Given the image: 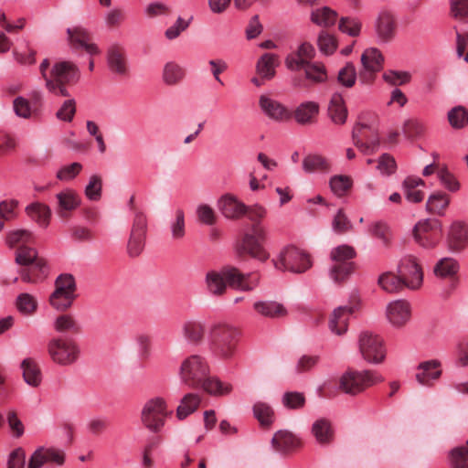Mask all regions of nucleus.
<instances>
[{"label":"nucleus","mask_w":468,"mask_h":468,"mask_svg":"<svg viewBox=\"0 0 468 468\" xmlns=\"http://www.w3.org/2000/svg\"><path fill=\"white\" fill-rule=\"evenodd\" d=\"M379 286L388 292H397L406 287L400 275L394 274L391 272L383 273L378 278Z\"/></svg>","instance_id":"nucleus-43"},{"label":"nucleus","mask_w":468,"mask_h":468,"mask_svg":"<svg viewBox=\"0 0 468 468\" xmlns=\"http://www.w3.org/2000/svg\"><path fill=\"white\" fill-rule=\"evenodd\" d=\"M398 273L406 287L411 290L419 289L423 282V271L418 259L412 255L402 258L398 267Z\"/></svg>","instance_id":"nucleus-14"},{"label":"nucleus","mask_w":468,"mask_h":468,"mask_svg":"<svg viewBox=\"0 0 468 468\" xmlns=\"http://www.w3.org/2000/svg\"><path fill=\"white\" fill-rule=\"evenodd\" d=\"M58 206L56 212L61 218H66L69 212L80 206V199L77 194L71 189H65L56 195Z\"/></svg>","instance_id":"nucleus-31"},{"label":"nucleus","mask_w":468,"mask_h":468,"mask_svg":"<svg viewBox=\"0 0 468 468\" xmlns=\"http://www.w3.org/2000/svg\"><path fill=\"white\" fill-rule=\"evenodd\" d=\"M253 414L263 428H270L275 420L272 408L264 402L254 404Z\"/></svg>","instance_id":"nucleus-41"},{"label":"nucleus","mask_w":468,"mask_h":468,"mask_svg":"<svg viewBox=\"0 0 468 468\" xmlns=\"http://www.w3.org/2000/svg\"><path fill=\"white\" fill-rule=\"evenodd\" d=\"M55 289H57V293L58 292H66L69 294H75L76 292V282L75 279L71 274H60L55 282Z\"/></svg>","instance_id":"nucleus-61"},{"label":"nucleus","mask_w":468,"mask_h":468,"mask_svg":"<svg viewBox=\"0 0 468 468\" xmlns=\"http://www.w3.org/2000/svg\"><path fill=\"white\" fill-rule=\"evenodd\" d=\"M15 306L22 315L31 316L37 312L38 302L33 294L21 292L16 298Z\"/></svg>","instance_id":"nucleus-35"},{"label":"nucleus","mask_w":468,"mask_h":468,"mask_svg":"<svg viewBox=\"0 0 468 468\" xmlns=\"http://www.w3.org/2000/svg\"><path fill=\"white\" fill-rule=\"evenodd\" d=\"M425 183L418 177H408L403 183L406 197L409 201L419 203L424 198V193L418 186H424Z\"/></svg>","instance_id":"nucleus-39"},{"label":"nucleus","mask_w":468,"mask_h":468,"mask_svg":"<svg viewBox=\"0 0 468 468\" xmlns=\"http://www.w3.org/2000/svg\"><path fill=\"white\" fill-rule=\"evenodd\" d=\"M448 121L454 129H462L468 124V111L463 106H456L448 112Z\"/></svg>","instance_id":"nucleus-52"},{"label":"nucleus","mask_w":468,"mask_h":468,"mask_svg":"<svg viewBox=\"0 0 468 468\" xmlns=\"http://www.w3.org/2000/svg\"><path fill=\"white\" fill-rule=\"evenodd\" d=\"M218 207L228 218H239L247 211V207L231 195L222 197L218 201Z\"/></svg>","instance_id":"nucleus-29"},{"label":"nucleus","mask_w":468,"mask_h":468,"mask_svg":"<svg viewBox=\"0 0 468 468\" xmlns=\"http://www.w3.org/2000/svg\"><path fill=\"white\" fill-rule=\"evenodd\" d=\"M135 345L141 359L145 360L150 356L152 340L146 334H139L135 337Z\"/></svg>","instance_id":"nucleus-62"},{"label":"nucleus","mask_w":468,"mask_h":468,"mask_svg":"<svg viewBox=\"0 0 468 468\" xmlns=\"http://www.w3.org/2000/svg\"><path fill=\"white\" fill-rule=\"evenodd\" d=\"M29 217L36 220L39 225L47 227L51 215L50 208L40 203H34L26 208Z\"/></svg>","instance_id":"nucleus-44"},{"label":"nucleus","mask_w":468,"mask_h":468,"mask_svg":"<svg viewBox=\"0 0 468 468\" xmlns=\"http://www.w3.org/2000/svg\"><path fill=\"white\" fill-rule=\"evenodd\" d=\"M273 263L278 270L295 273L303 272L311 267L309 255L294 246L284 248L278 258L273 260Z\"/></svg>","instance_id":"nucleus-10"},{"label":"nucleus","mask_w":468,"mask_h":468,"mask_svg":"<svg viewBox=\"0 0 468 468\" xmlns=\"http://www.w3.org/2000/svg\"><path fill=\"white\" fill-rule=\"evenodd\" d=\"M24 381L30 387L37 388L42 382V373L38 364L31 357H27L20 364Z\"/></svg>","instance_id":"nucleus-32"},{"label":"nucleus","mask_w":468,"mask_h":468,"mask_svg":"<svg viewBox=\"0 0 468 468\" xmlns=\"http://www.w3.org/2000/svg\"><path fill=\"white\" fill-rule=\"evenodd\" d=\"M354 307L340 306L334 310L328 320V329L335 335H344L348 329L349 317Z\"/></svg>","instance_id":"nucleus-24"},{"label":"nucleus","mask_w":468,"mask_h":468,"mask_svg":"<svg viewBox=\"0 0 468 468\" xmlns=\"http://www.w3.org/2000/svg\"><path fill=\"white\" fill-rule=\"evenodd\" d=\"M315 56V49L309 43H303L296 52L287 56L285 64L291 70L304 69L306 80L317 83L322 80V68L318 64L311 63Z\"/></svg>","instance_id":"nucleus-4"},{"label":"nucleus","mask_w":468,"mask_h":468,"mask_svg":"<svg viewBox=\"0 0 468 468\" xmlns=\"http://www.w3.org/2000/svg\"><path fill=\"white\" fill-rule=\"evenodd\" d=\"M266 239L265 228L261 224H252L251 232L243 236L238 250L240 253H247L254 259L265 261L269 258V253L262 246Z\"/></svg>","instance_id":"nucleus-12"},{"label":"nucleus","mask_w":468,"mask_h":468,"mask_svg":"<svg viewBox=\"0 0 468 468\" xmlns=\"http://www.w3.org/2000/svg\"><path fill=\"white\" fill-rule=\"evenodd\" d=\"M376 33L383 42L391 41L397 31V21L395 16L389 11H381L377 18Z\"/></svg>","instance_id":"nucleus-22"},{"label":"nucleus","mask_w":468,"mask_h":468,"mask_svg":"<svg viewBox=\"0 0 468 468\" xmlns=\"http://www.w3.org/2000/svg\"><path fill=\"white\" fill-rule=\"evenodd\" d=\"M282 402L283 406L290 410L302 409L305 403V398L303 393L297 391L285 392Z\"/></svg>","instance_id":"nucleus-58"},{"label":"nucleus","mask_w":468,"mask_h":468,"mask_svg":"<svg viewBox=\"0 0 468 468\" xmlns=\"http://www.w3.org/2000/svg\"><path fill=\"white\" fill-rule=\"evenodd\" d=\"M297 3L305 8L311 9L310 20L317 25L322 26V0H296Z\"/></svg>","instance_id":"nucleus-56"},{"label":"nucleus","mask_w":468,"mask_h":468,"mask_svg":"<svg viewBox=\"0 0 468 468\" xmlns=\"http://www.w3.org/2000/svg\"><path fill=\"white\" fill-rule=\"evenodd\" d=\"M68 41L73 49H83L90 56L101 53L99 47L91 41L90 33L81 26L67 29Z\"/></svg>","instance_id":"nucleus-19"},{"label":"nucleus","mask_w":468,"mask_h":468,"mask_svg":"<svg viewBox=\"0 0 468 468\" xmlns=\"http://www.w3.org/2000/svg\"><path fill=\"white\" fill-rule=\"evenodd\" d=\"M55 463L61 466L65 463V452L55 447H38L31 454L27 468H41L46 463Z\"/></svg>","instance_id":"nucleus-20"},{"label":"nucleus","mask_w":468,"mask_h":468,"mask_svg":"<svg viewBox=\"0 0 468 468\" xmlns=\"http://www.w3.org/2000/svg\"><path fill=\"white\" fill-rule=\"evenodd\" d=\"M277 64V56L275 54L265 53L258 60L257 71L262 78L270 80L275 75Z\"/></svg>","instance_id":"nucleus-40"},{"label":"nucleus","mask_w":468,"mask_h":468,"mask_svg":"<svg viewBox=\"0 0 468 468\" xmlns=\"http://www.w3.org/2000/svg\"><path fill=\"white\" fill-rule=\"evenodd\" d=\"M102 182L101 176L93 175L90 176L89 184L85 187L86 197L93 201H97L101 196Z\"/></svg>","instance_id":"nucleus-59"},{"label":"nucleus","mask_w":468,"mask_h":468,"mask_svg":"<svg viewBox=\"0 0 468 468\" xmlns=\"http://www.w3.org/2000/svg\"><path fill=\"white\" fill-rule=\"evenodd\" d=\"M447 242L452 251L463 250L468 245V226L463 222H453L448 233Z\"/></svg>","instance_id":"nucleus-25"},{"label":"nucleus","mask_w":468,"mask_h":468,"mask_svg":"<svg viewBox=\"0 0 468 468\" xmlns=\"http://www.w3.org/2000/svg\"><path fill=\"white\" fill-rule=\"evenodd\" d=\"M146 229V217L142 212H136L127 244V252L131 257H136L143 251Z\"/></svg>","instance_id":"nucleus-17"},{"label":"nucleus","mask_w":468,"mask_h":468,"mask_svg":"<svg viewBox=\"0 0 468 468\" xmlns=\"http://www.w3.org/2000/svg\"><path fill=\"white\" fill-rule=\"evenodd\" d=\"M76 112V101L73 98L66 100L56 112V117L63 122H71Z\"/></svg>","instance_id":"nucleus-60"},{"label":"nucleus","mask_w":468,"mask_h":468,"mask_svg":"<svg viewBox=\"0 0 468 468\" xmlns=\"http://www.w3.org/2000/svg\"><path fill=\"white\" fill-rule=\"evenodd\" d=\"M382 381L383 378L374 370L348 368L339 378L338 388L346 394L356 396Z\"/></svg>","instance_id":"nucleus-3"},{"label":"nucleus","mask_w":468,"mask_h":468,"mask_svg":"<svg viewBox=\"0 0 468 468\" xmlns=\"http://www.w3.org/2000/svg\"><path fill=\"white\" fill-rule=\"evenodd\" d=\"M387 317L394 326H403L410 317L409 303L398 300L389 303L387 307Z\"/></svg>","instance_id":"nucleus-26"},{"label":"nucleus","mask_w":468,"mask_h":468,"mask_svg":"<svg viewBox=\"0 0 468 468\" xmlns=\"http://www.w3.org/2000/svg\"><path fill=\"white\" fill-rule=\"evenodd\" d=\"M254 311L267 318H281L287 314L286 308L279 302L261 300L253 303Z\"/></svg>","instance_id":"nucleus-30"},{"label":"nucleus","mask_w":468,"mask_h":468,"mask_svg":"<svg viewBox=\"0 0 468 468\" xmlns=\"http://www.w3.org/2000/svg\"><path fill=\"white\" fill-rule=\"evenodd\" d=\"M75 298L76 294H69L61 291L57 293V289H55L49 296V303L56 310L65 311L72 305Z\"/></svg>","instance_id":"nucleus-48"},{"label":"nucleus","mask_w":468,"mask_h":468,"mask_svg":"<svg viewBox=\"0 0 468 468\" xmlns=\"http://www.w3.org/2000/svg\"><path fill=\"white\" fill-rule=\"evenodd\" d=\"M260 106L262 112L276 122H288L292 117V112L277 101L261 95Z\"/></svg>","instance_id":"nucleus-23"},{"label":"nucleus","mask_w":468,"mask_h":468,"mask_svg":"<svg viewBox=\"0 0 468 468\" xmlns=\"http://www.w3.org/2000/svg\"><path fill=\"white\" fill-rule=\"evenodd\" d=\"M451 465L452 468H468V441L452 450Z\"/></svg>","instance_id":"nucleus-54"},{"label":"nucleus","mask_w":468,"mask_h":468,"mask_svg":"<svg viewBox=\"0 0 468 468\" xmlns=\"http://www.w3.org/2000/svg\"><path fill=\"white\" fill-rule=\"evenodd\" d=\"M440 362L431 360L419 365L416 374L417 381L425 386H431L432 381L438 379L441 375Z\"/></svg>","instance_id":"nucleus-28"},{"label":"nucleus","mask_w":468,"mask_h":468,"mask_svg":"<svg viewBox=\"0 0 468 468\" xmlns=\"http://www.w3.org/2000/svg\"><path fill=\"white\" fill-rule=\"evenodd\" d=\"M210 373L207 360L199 355L185 358L179 367L181 381L189 388H198Z\"/></svg>","instance_id":"nucleus-6"},{"label":"nucleus","mask_w":468,"mask_h":468,"mask_svg":"<svg viewBox=\"0 0 468 468\" xmlns=\"http://www.w3.org/2000/svg\"><path fill=\"white\" fill-rule=\"evenodd\" d=\"M185 338L192 344H198L204 336V325L199 322L188 321L182 327Z\"/></svg>","instance_id":"nucleus-45"},{"label":"nucleus","mask_w":468,"mask_h":468,"mask_svg":"<svg viewBox=\"0 0 468 468\" xmlns=\"http://www.w3.org/2000/svg\"><path fill=\"white\" fill-rule=\"evenodd\" d=\"M201 402V398L197 393H187L186 394L181 401L179 406L176 409V416L179 420L186 419L188 415L193 413L198 408Z\"/></svg>","instance_id":"nucleus-38"},{"label":"nucleus","mask_w":468,"mask_h":468,"mask_svg":"<svg viewBox=\"0 0 468 468\" xmlns=\"http://www.w3.org/2000/svg\"><path fill=\"white\" fill-rule=\"evenodd\" d=\"M167 415L166 404L162 398H154L147 401L142 410V420L151 431H159Z\"/></svg>","instance_id":"nucleus-15"},{"label":"nucleus","mask_w":468,"mask_h":468,"mask_svg":"<svg viewBox=\"0 0 468 468\" xmlns=\"http://www.w3.org/2000/svg\"><path fill=\"white\" fill-rule=\"evenodd\" d=\"M170 231L172 239L181 240L186 235L185 214L182 209H176L175 218L170 223Z\"/></svg>","instance_id":"nucleus-51"},{"label":"nucleus","mask_w":468,"mask_h":468,"mask_svg":"<svg viewBox=\"0 0 468 468\" xmlns=\"http://www.w3.org/2000/svg\"><path fill=\"white\" fill-rule=\"evenodd\" d=\"M348 111L341 94L334 93L327 108V116L335 125H343L347 119Z\"/></svg>","instance_id":"nucleus-27"},{"label":"nucleus","mask_w":468,"mask_h":468,"mask_svg":"<svg viewBox=\"0 0 468 468\" xmlns=\"http://www.w3.org/2000/svg\"><path fill=\"white\" fill-rule=\"evenodd\" d=\"M362 69L359 78L364 83H370L375 79L376 73L380 71L384 64V57L376 48H367L361 56Z\"/></svg>","instance_id":"nucleus-18"},{"label":"nucleus","mask_w":468,"mask_h":468,"mask_svg":"<svg viewBox=\"0 0 468 468\" xmlns=\"http://www.w3.org/2000/svg\"><path fill=\"white\" fill-rule=\"evenodd\" d=\"M450 198L448 195L441 192H436L429 197L426 207L430 213L441 216L449 206Z\"/></svg>","instance_id":"nucleus-42"},{"label":"nucleus","mask_w":468,"mask_h":468,"mask_svg":"<svg viewBox=\"0 0 468 468\" xmlns=\"http://www.w3.org/2000/svg\"><path fill=\"white\" fill-rule=\"evenodd\" d=\"M242 277L238 281H234V289L243 292H250L257 288L260 284V275L257 273H242Z\"/></svg>","instance_id":"nucleus-53"},{"label":"nucleus","mask_w":468,"mask_h":468,"mask_svg":"<svg viewBox=\"0 0 468 468\" xmlns=\"http://www.w3.org/2000/svg\"><path fill=\"white\" fill-rule=\"evenodd\" d=\"M47 352L55 364L69 366L78 360L80 351L73 339L57 336L48 340Z\"/></svg>","instance_id":"nucleus-8"},{"label":"nucleus","mask_w":468,"mask_h":468,"mask_svg":"<svg viewBox=\"0 0 468 468\" xmlns=\"http://www.w3.org/2000/svg\"><path fill=\"white\" fill-rule=\"evenodd\" d=\"M33 240V235L27 229H16L10 231L6 236V244L9 248L17 249L30 244Z\"/></svg>","instance_id":"nucleus-47"},{"label":"nucleus","mask_w":468,"mask_h":468,"mask_svg":"<svg viewBox=\"0 0 468 468\" xmlns=\"http://www.w3.org/2000/svg\"><path fill=\"white\" fill-rule=\"evenodd\" d=\"M29 101L22 96L16 97L13 101V107L16 114L21 118L28 119L37 112L31 107Z\"/></svg>","instance_id":"nucleus-57"},{"label":"nucleus","mask_w":468,"mask_h":468,"mask_svg":"<svg viewBox=\"0 0 468 468\" xmlns=\"http://www.w3.org/2000/svg\"><path fill=\"white\" fill-rule=\"evenodd\" d=\"M48 67L49 60L48 58H45L39 66L47 90L55 96L69 97V91L67 85L74 83L79 80L77 67L69 61L58 62L52 67L50 76H48L47 70Z\"/></svg>","instance_id":"nucleus-1"},{"label":"nucleus","mask_w":468,"mask_h":468,"mask_svg":"<svg viewBox=\"0 0 468 468\" xmlns=\"http://www.w3.org/2000/svg\"><path fill=\"white\" fill-rule=\"evenodd\" d=\"M362 28V23L358 18L345 16L339 19L338 29L350 37H358Z\"/></svg>","instance_id":"nucleus-50"},{"label":"nucleus","mask_w":468,"mask_h":468,"mask_svg":"<svg viewBox=\"0 0 468 468\" xmlns=\"http://www.w3.org/2000/svg\"><path fill=\"white\" fill-rule=\"evenodd\" d=\"M354 144L364 154H373L378 147V130L367 124L356 123L352 133Z\"/></svg>","instance_id":"nucleus-16"},{"label":"nucleus","mask_w":468,"mask_h":468,"mask_svg":"<svg viewBox=\"0 0 468 468\" xmlns=\"http://www.w3.org/2000/svg\"><path fill=\"white\" fill-rule=\"evenodd\" d=\"M239 330L229 324H216L210 331V341L215 353L222 358L231 357L236 350Z\"/></svg>","instance_id":"nucleus-7"},{"label":"nucleus","mask_w":468,"mask_h":468,"mask_svg":"<svg viewBox=\"0 0 468 468\" xmlns=\"http://www.w3.org/2000/svg\"><path fill=\"white\" fill-rule=\"evenodd\" d=\"M358 351L364 360L370 364H381L386 357L384 340L376 334L364 331L358 335Z\"/></svg>","instance_id":"nucleus-9"},{"label":"nucleus","mask_w":468,"mask_h":468,"mask_svg":"<svg viewBox=\"0 0 468 468\" xmlns=\"http://www.w3.org/2000/svg\"><path fill=\"white\" fill-rule=\"evenodd\" d=\"M198 388H202L204 391L213 396H223L232 390V386L221 382L218 378L211 377L209 374L205 378V381L202 382V385H200Z\"/></svg>","instance_id":"nucleus-37"},{"label":"nucleus","mask_w":468,"mask_h":468,"mask_svg":"<svg viewBox=\"0 0 468 468\" xmlns=\"http://www.w3.org/2000/svg\"><path fill=\"white\" fill-rule=\"evenodd\" d=\"M412 233L415 241L424 249L435 248L442 237L440 222L431 219L418 222Z\"/></svg>","instance_id":"nucleus-13"},{"label":"nucleus","mask_w":468,"mask_h":468,"mask_svg":"<svg viewBox=\"0 0 468 468\" xmlns=\"http://www.w3.org/2000/svg\"><path fill=\"white\" fill-rule=\"evenodd\" d=\"M185 77L184 69L176 62H167L163 71V80L167 85H176Z\"/></svg>","instance_id":"nucleus-46"},{"label":"nucleus","mask_w":468,"mask_h":468,"mask_svg":"<svg viewBox=\"0 0 468 468\" xmlns=\"http://www.w3.org/2000/svg\"><path fill=\"white\" fill-rule=\"evenodd\" d=\"M16 262L26 267L21 271V279L27 283H36L46 278L48 273L46 261L28 244L16 250Z\"/></svg>","instance_id":"nucleus-2"},{"label":"nucleus","mask_w":468,"mask_h":468,"mask_svg":"<svg viewBox=\"0 0 468 468\" xmlns=\"http://www.w3.org/2000/svg\"><path fill=\"white\" fill-rule=\"evenodd\" d=\"M352 186V180L346 176H335L330 180L331 190L338 197L345 196Z\"/></svg>","instance_id":"nucleus-55"},{"label":"nucleus","mask_w":468,"mask_h":468,"mask_svg":"<svg viewBox=\"0 0 468 468\" xmlns=\"http://www.w3.org/2000/svg\"><path fill=\"white\" fill-rule=\"evenodd\" d=\"M356 69L352 63H347L338 73V80L344 86L350 88L356 82Z\"/></svg>","instance_id":"nucleus-64"},{"label":"nucleus","mask_w":468,"mask_h":468,"mask_svg":"<svg viewBox=\"0 0 468 468\" xmlns=\"http://www.w3.org/2000/svg\"><path fill=\"white\" fill-rule=\"evenodd\" d=\"M452 16L459 20H468V0H450Z\"/></svg>","instance_id":"nucleus-63"},{"label":"nucleus","mask_w":468,"mask_h":468,"mask_svg":"<svg viewBox=\"0 0 468 468\" xmlns=\"http://www.w3.org/2000/svg\"><path fill=\"white\" fill-rule=\"evenodd\" d=\"M319 112V103L305 101L297 106L292 112V116L299 124H310L318 116Z\"/></svg>","instance_id":"nucleus-34"},{"label":"nucleus","mask_w":468,"mask_h":468,"mask_svg":"<svg viewBox=\"0 0 468 468\" xmlns=\"http://www.w3.org/2000/svg\"><path fill=\"white\" fill-rule=\"evenodd\" d=\"M54 329L58 333L71 332L78 334L80 327L77 321L69 314H61L54 322Z\"/></svg>","instance_id":"nucleus-49"},{"label":"nucleus","mask_w":468,"mask_h":468,"mask_svg":"<svg viewBox=\"0 0 468 468\" xmlns=\"http://www.w3.org/2000/svg\"><path fill=\"white\" fill-rule=\"evenodd\" d=\"M242 277L239 269L225 267L220 271H209L205 277L207 291L214 296H221L227 291V286L234 288V281Z\"/></svg>","instance_id":"nucleus-11"},{"label":"nucleus","mask_w":468,"mask_h":468,"mask_svg":"<svg viewBox=\"0 0 468 468\" xmlns=\"http://www.w3.org/2000/svg\"><path fill=\"white\" fill-rule=\"evenodd\" d=\"M356 256L355 249L346 244L337 246L330 251L329 257L333 265L329 276L335 283L345 282L355 271L356 266L352 260Z\"/></svg>","instance_id":"nucleus-5"},{"label":"nucleus","mask_w":468,"mask_h":468,"mask_svg":"<svg viewBox=\"0 0 468 468\" xmlns=\"http://www.w3.org/2000/svg\"><path fill=\"white\" fill-rule=\"evenodd\" d=\"M460 265L457 260L452 257L441 259L434 266L433 272L439 278H452L459 271Z\"/></svg>","instance_id":"nucleus-36"},{"label":"nucleus","mask_w":468,"mask_h":468,"mask_svg":"<svg viewBox=\"0 0 468 468\" xmlns=\"http://www.w3.org/2000/svg\"><path fill=\"white\" fill-rule=\"evenodd\" d=\"M107 64L113 73L125 75L127 72V62L123 49L117 46L110 47L107 51Z\"/></svg>","instance_id":"nucleus-33"},{"label":"nucleus","mask_w":468,"mask_h":468,"mask_svg":"<svg viewBox=\"0 0 468 468\" xmlns=\"http://www.w3.org/2000/svg\"><path fill=\"white\" fill-rule=\"evenodd\" d=\"M271 446L276 452L288 454L299 449L302 446V441L292 431L281 430L272 436Z\"/></svg>","instance_id":"nucleus-21"}]
</instances>
